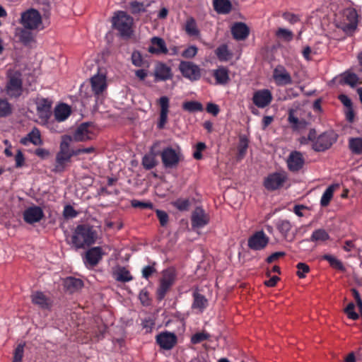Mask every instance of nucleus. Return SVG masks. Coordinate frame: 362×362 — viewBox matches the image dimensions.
Here are the masks:
<instances>
[{
    "instance_id": "obj_1",
    "label": "nucleus",
    "mask_w": 362,
    "mask_h": 362,
    "mask_svg": "<svg viewBox=\"0 0 362 362\" xmlns=\"http://www.w3.org/2000/svg\"><path fill=\"white\" fill-rule=\"evenodd\" d=\"M98 238L96 230L88 224L78 225L71 236V243L76 250L93 245Z\"/></svg>"
},
{
    "instance_id": "obj_2",
    "label": "nucleus",
    "mask_w": 362,
    "mask_h": 362,
    "mask_svg": "<svg viewBox=\"0 0 362 362\" xmlns=\"http://www.w3.org/2000/svg\"><path fill=\"white\" fill-rule=\"evenodd\" d=\"M112 27L119 32L122 37H130L133 34V18L125 11H119L115 13L112 18Z\"/></svg>"
},
{
    "instance_id": "obj_3",
    "label": "nucleus",
    "mask_w": 362,
    "mask_h": 362,
    "mask_svg": "<svg viewBox=\"0 0 362 362\" xmlns=\"http://www.w3.org/2000/svg\"><path fill=\"white\" fill-rule=\"evenodd\" d=\"M160 156L165 169L177 168L179 163L184 159L182 150L179 146H177V148H173L172 146L164 148L161 151Z\"/></svg>"
},
{
    "instance_id": "obj_4",
    "label": "nucleus",
    "mask_w": 362,
    "mask_h": 362,
    "mask_svg": "<svg viewBox=\"0 0 362 362\" xmlns=\"http://www.w3.org/2000/svg\"><path fill=\"white\" fill-rule=\"evenodd\" d=\"M338 135L333 130H329L320 134L313 143V149L315 151H325L337 141Z\"/></svg>"
},
{
    "instance_id": "obj_5",
    "label": "nucleus",
    "mask_w": 362,
    "mask_h": 362,
    "mask_svg": "<svg viewBox=\"0 0 362 362\" xmlns=\"http://www.w3.org/2000/svg\"><path fill=\"white\" fill-rule=\"evenodd\" d=\"M287 182L288 175L286 172H275L264 178L263 185L268 191H274L285 187Z\"/></svg>"
},
{
    "instance_id": "obj_6",
    "label": "nucleus",
    "mask_w": 362,
    "mask_h": 362,
    "mask_svg": "<svg viewBox=\"0 0 362 362\" xmlns=\"http://www.w3.org/2000/svg\"><path fill=\"white\" fill-rule=\"evenodd\" d=\"M22 75L15 71L8 76V80L6 86V93L11 98H19L23 93Z\"/></svg>"
},
{
    "instance_id": "obj_7",
    "label": "nucleus",
    "mask_w": 362,
    "mask_h": 362,
    "mask_svg": "<svg viewBox=\"0 0 362 362\" xmlns=\"http://www.w3.org/2000/svg\"><path fill=\"white\" fill-rule=\"evenodd\" d=\"M175 280V272L172 269H166L163 272L162 278L160 280V284L156 291L157 299L162 300L170 287L173 285Z\"/></svg>"
},
{
    "instance_id": "obj_8",
    "label": "nucleus",
    "mask_w": 362,
    "mask_h": 362,
    "mask_svg": "<svg viewBox=\"0 0 362 362\" xmlns=\"http://www.w3.org/2000/svg\"><path fill=\"white\" fill-rule=\"evenodd\" d=\"M21 23L26 29H37L42 23V17L40 12L34 8H30L22 13Z\"/></svg>"
},
{
    "instance_id": "obj_9",
    "label": "nucleus",
    "mask_w": 362,
    "mask_h": 362,
    "mask_svg": "<svg viewBox=\"0 0 362 362\" xmlns=\"http://www.w3.org/2000/svg\"><path fill=\"white\" fill-rule=\"evenodd\" d=\"M179 70L182 75L191 81H196L201 78V69L192 62L181 61Z\"/></svg>"
},
{
    "instance_id": "obj_10",
    "label": "nucleus",
    "mask_w": 362,
    "mask_h": 362,
    "mask_svg": "<svg viewBox=\"0 0 362 362\" xmlns=\"http://www.w3.org/2000/svg\"><path fill=\"white\" fill-rule=\"evenodd\" d=\"M269 242V238L263 230L254 233L247 240V246L252 250H264Z\"/></svg>"
},
{
    "instance_id": "obj_11",
    "label": "nucleus",
    "mask_w": 362,
    "mask_h": 362,
    "mask_svg": "<svg viewBox=\"0 0 362 362\" xmlns=\"http://www.w3.org/2000/svg\"><path fill=\"white\" fill-rule=\"evenodd\" d=\"M90 127L91 124L89 122L81 124L73 132L72 140L76 142H84L93 139L95 134L90 129Z\"/></svg>"
},
{
    "instance_id": "obj_12",
    "label": "nucleus",
    "mask_w": 362,
    "mask_h": 362,
    "mask_svg": "<svg viewBox=\"0 0 362 362\" xmlns=\"http://www.w3.org/2000/svg\"><path fill=\"white\" fill-rule=\"evenodd\" d=\"M44 217V211L39 206H29L23 213L24 221L30 225L39 223Z\"/></svg>"
},
{
    "instance_id": "obj_13",
    "label": "nucleus",
    "mask_w": 362,
    "mask_h": 362,
    "mask_svg": "<svg viewBox=\"0 0 362 362\" xmlns=\"http://www.w3.org/2000/svg\"><path fill=\"white\" fill-rule=\"evenodd\" d=\"M105 254L101 247H93L86 252L83 258L84 264L87 267H95L101 261Z\"/></svg>"
},
{
    "instance_id": "obj_14",
    "label": "nucleus",
    "mask_w": 362,
    "mask_h": 362,
    "mask_svg": "<svg viewBox=\"0 0 362 362\" xmlns=\"http://www.w3.org/2000/svg\"><path fill=\"white\" fill-rule=\"evenodd\" d=\"M156 343L164 350L172 349L177 342L175 334L168 331L162 332L156 337Z\"/></svg>"
},
{
    "instance_id": "obj_15",
    "label": "nucleus",
    "mask_w": 362,
    "mask_h": 362,
    "mask_svg": "<svg viewBox=\"0 0 362 362\" xmlns=\"http://www.w3.org/2000/svg\"><path fill=\"white\" fill-rule=\"evenodd\" d=\"M209 222V215L205 213L204 210L202 207H196L191 216L192 227L193 228H202L206 226Z\"/></svg>"
},
{
    "instance_id": "obj_16",
    "label": "nucleus",
    "mask_w": 362,
    "mask_h": 362,
    "mask_svg": "<svg viewBox=\"0 0 362 362\" xmlns=\"http://www.w3.org/2000/svg\"><path fill=\"white\" fill-rule=\"evenodd\" d=\"M344 17L347 22L343 25V30L348 35H351L356 30L358 24V14L355 9L349 8L344 12Z\"/></svg>"
},
{
    "instance_id": "obj_17",
    "label": "nucleus",
    "mask_w": 362,
    "mask_h": 362,
    "mask_svg": "<svg viewBox=\"0 0 362 362\" xmlns=\"http://www.w3.org/2000/svg\"><path fill=\"white\" fill-rule=\"evenodd\" d=\"M158 103L160 106V110L159 120L157 123V127L159 129H163L168 122L170 100L167 96H162L158 99Z\"/></svg>"
},
{
    "instance_id": "obj_18",
    "label": "nucleus",
    "mask_w": 362,
    "mask_h": 362,
    "mask_svg": "<svg viewBox=\"0 0 362 362\" xmlns=\"http://www.w3.org/2000/svg\"><path fill=\"white\" fill-rule=\"evenodd\" d=\"M272 100V95L268 89L259 90L253 94V103L259 108L269 105Z\"/></svg>"
},
{
    "instance_id": "obj_19",
    "label": "nucleus",
    "mask_w": 362,
    "mask_h": 362,
    "mask_svg": "<svg viewBox=\"0 0 362 362\" xmlns=\"http://www.w3.org/2000/svg\"><path fill=\"white\" fill-rule=\"evenodd\" d=\"M37 112L39 117L47 122L51 116L52 103L47 98L38 99L36 102Z\"/></svg>"
},
{
    "instance_id": "obj_20",
    "label": "nucleus",
    "mask_w": 362,
    "mask_h": 362,
    "mask_svg": "<svg viewBox=\"0 0 362 362\" xmlns=\"http://www.w3.org/2000/svg\"><path fill=\"white\" fill-rule=\"evenodd\" d=\"M153 75L156 82L165 81L173 77L171 68L163 62H159L156 65Z\"/></svg>"
},
{
    "instance_id": "obj_21",
    "label": "nucleus",
    "mask_w": 362,
    "mask_h": 362,
    "mask_svg": "<svg viewBox=\"0 0 362 362\" xmlns=\"http://www.w3.org/2000/svg\"><path fill=\"white\" fill-rule=\"evenodd\" d=\"M148 51L151 54H166L168 49L163 38L153 37L151 40V45L148 48Z\"/></svg>"
},
{
    "instance_id": "obj_22",
    "label": "nucleus",
    "mask_w": 362,
    "mask_h": 362,
    "mask_svg": "<svg viewBox=\"0 0 362 362\" xmlns=\"http://www.w3.org/2000/svg\"><path fill=\"white\" fill-rule=\"evenodd\" d=\"M193 302L192 308L193 310H198L199 313H203L204 310L208 307V299L199 292V289L196 288L192 293Z\"/></svg>"
},
{
    "instance_id": "obj_23",
    "label": "nucleus",
    "mask_w": 362,
    "mask_h": 362,
    "mask_svg": "<svg viewBox=\"0 0 362 362\" xmlns=\"http://www.w3.org/2000/svg\"><path fill=\"white\" fill-rule=\"evenodd\" d=\"M31 300L34 305L43 310H48L52 306L49 298L41 291L33 292L31 295Z\"/></svg>"
},
{
    "instance_id": "obj_24",
    "label": "nucleus",
    "mask_w": 362,
    "mask_h": 362,
    "mask_svg": "<svg viewBox=\"0 0 362 362\" xmlns=\"http://www.w3.org/2000/svg\"><path fill=\"white\" fill-rule=\"evenodd\" d=\"M20 142L24 146H27L28 143H31L35 146L42 144L40 130L37 127H34L25 137L21 139Z\"/></svg>"
},
{
    "instance_id": "obj_25",
    "label": "nucleus",
    "mask_w": 362,
    "mask_h": 362,
    "mask_svg": "<svg viewBox=\"0 0 362 362\" xmlns=\"http://www.w3.org/2000/svg\"><path fill=\"white\" fill-rule=\"evenodd\" d=\"M93 92L95 95H100L107 87L105 76L103 75H95L90 78Z\"/></svg>"
},
{
    "instance_id": "obj_26",
    "label": "nucleus",
    "mask_w": 362,
    "mask_h": 362,
    "mask_svg": "<svg viewBox=\"0 0 362 362\" xmlns=\"http://www.w3.org/2000/svg\"><path fill=\"white\" fill-rule=\"evenodd\" d=\"M231 33L234 39L243 40L247 37L250 31L248 27L243 23H236L231 28Z\"/></svg>"
},
{
    "instance_id": "obj_27",
    "label": "nucleus",
    "mask_w": 362,
    "mask_h": 362,
    "mask_svg": "<svg viewBox=\"0 0 362 362\" xmlns=\"http://www.w3.org/2000/svg\"><path fill=\"white\" fill-rule=\"evenodd\" d=\"M273 77L278 85H286L291 83V78L283 67H277L274 69Z\"/></svg>"
},
{
    "instance_id": "obj_28",
    "label": "nucleus",
    "mask_w": 362,
    "mask_h": 362,
    "mask_svg": "<svg viewBox=\"0 0 362 362\" xmlns=\"http://www.w3.org/2000/svg\"><path fill=\"white\" fill-rule=\"evenodd\" d=\"M213 76L216 79V83L219 85H226L230 81L229 71L224 66H219L214 70Z\"/></svg>"
},
{
    "instance_id": "obj_29",
    "label": "nucleus",
    "mask_w": 362,
    "mask_h": 362,
    "mask_svg": "<svg viewBox=\"0 0 362 362\" xmlns=\"http://www.w3.org/2000/svg\"><path fill=\"white\" fill-rule=\"evenodd\" d=\"M71 112V107L65 103H62L55 107L54 117L57 122H63L69 117Z\"/></svg>"
},
{
    "instance_id": "obj_30",
    "label": "nucleus",
    "mask_w": 362,
    "mask_h": 362,
    "mask_svg": "<svg viewBox=\"0 0 362 362\" xmlns=\"http://www.w3.org/2000/svg\"><path fill=\"white\" fill-rule=\"evenodd\" d=\"M64 285L66 291L72 293L81 289L83 286V282L80 279L69 276L64 280Z\"/></svg>"
},
{
    "instance_id": "obj_31",
    "label": "nucleus",
    "mask_w": 362,
    "mask_h": 362,
    "mask_svg": "<svg viewBox=\"0 0 362 362\" xmlns=\"http://www.w3.org/2000/svg\"><path fill=\"white\" fill-rule=\"evenodd\" d=\"M214 10L219 14H228L232 10V4L230 0H214Z\"/></svg>"
},
{
    "instance_id": "obj_32",
    "label": "nucleus",
    "mask_w": 362,
    "mask_h": 362,
    "mask_svg": "<svg viewBox=\"0 0 362 362\" xmlns=\"http://www.w3.org/2000/svg\"><path fill=\"white\" fill-rule=\"evenodd\" d=\"M71 156L70 154L57 153L55 158V165L54 171L60 173L64 170L66 164L71 161Z\"/></svg>"
},
{
    "instance_id": "obj_33",
    "label": "nucleus",
    "mask_w": 362,
    "mask_h": 362,
    "mask_svg": "<svg viewBox=\"0 0 362 362\" xmlns=\"http://www.w3.org/2000/svg\"><path fill=\"white\" fill-rule=\"evenodd\" d=\"M16 36L18 40L25 46L29 45L34 41V35L29 29L19 28L17 29Z\"/></svg>"
},
{
    "instance_id": "obj_34",
    "label": "nucleus",
    "mask_w": 362,
    "mask_h": 362,
    "mask_svg": "<svg viewBox=\"0 0 362 362\" xmlns=\"http://www.w3.org/2000/svg\"><path fill=\"white\" fill-rule=\"evenodd\" d=\"M349 148L353 154L362 155V138L351 137L349 139Z\"/></svg>"
},
{
    "instance_id": "obj_35",
    "label": "nucleus",
    "mask_w": 362,
    "mask_h": 362,
    "mask_svg": "<svg viewBox=\"0 0 362 362\" xmlns=\"http://www.w3.org/2000/svg\"><path fill=\"white\" fill-rule=\"evenodd\" d=\"M116 281L119 282H129L133 279L129 270L125 267H119V269L114 273Z\"/></svg>"
},
{
    "instance_id": "obj_36",
    "label": "nucleus",
    "mask_w": 362,
    "mask_h": 362,
    "mask_svg": "<svg viewBox=\"0 0 362 362\" xmlns=\"http://www.w3.org/2000/svg\"><path fill=\"white\" fill-rule=\"evenodd\" d=\"M249 140L245 135L239 136V142L238 145V158L242 159L245 157L248 148Z\"/></svg>"
},
{
    "instance_id": "obj_37",
    "label": "nucleus",
    "mask_w": 362,
    "mask_h": 362,
    "mask_svg": "<svg viewBox=\"0 0 362 362\" xmlns=\"http://www.w3.org/2000/svg\"><path fill=\"white\" fill-rule=\"evenodd\" d=\"M338 187V185H331L326 189L320 200V205L322 206L325 207L329 205L331 199L333 197L334 189Z\"/></svg>"
},
{
    "instance_id": "obj_38",
    "label": "nucleus",
    "mask_w": 362,
    "mask_h": 362,
    "mask_svg": "<svg viewBox=\"0 0 362 362\" xmlns=\"http://www.w3.org/2000/svg\"><path fill=\"white\" fill-rule=\"evenodd\" d=\"M74 141L71 135H64L62 136V141L59 145V151L58 153L61 154H70L71 149L70 148L71 143Z\"/></svg>"
},
{
    "instance_id": "obj_39",
    "label": "nucleus",
    "mask_w": 362,
    "mask_h": 362,
    "mask_svg": "<svg viewBox=\"0 0 362 362\" xmlns=\"http://www.w3.org/2000/svg\"><path fill=\"white\" fill-rule=\"evenodd\" d=\"M310 129H315L311 127L310 123L304 119L299 120L296 117V135L308 134Z\"/></svg>"
},
{
    "instance_id": "obj_40",
    "label": "nucleus",
    "mask_w": 362,
    "mask_h": 362,
    "mask_svg": "<svg viewBox=\"0 0 362 362\" xmlns=\"http://www.w3.org/2000/svg\"><path fill=\"white\" fill-rule=\"evenodd\" d=\"M185 30L189 36H197L199 35V30L197 28V23L192 17L187 18L185 25Z\"/></svg>"
},
{
    "instance_id": "obj_41",
    "label": "nucleus",
    "mask_w": 362,
    "mask_h": 362,
    "mask_svg": "<svg viewBox=\"0 0 362 362\" xmlns=\"http://www.w3.org/2000/svg\"><path fill=\"white\" fill-rule=\"evenodd\" d=\"M329 239L328 233L322 228L315 230L310 237V241L312 242H324Z\"/></svg>"
},
{
    "instance_id": "obj_42",
    "label": "nucleus",
    "mask_w": 362,
    "mask_h": 362,
    "mask_svg": "<svg viewBox=\"0 0 362 362\" xmlns=\"http://www.w3.org/2000/svg\"><path fill=\"white\" fill-rule=\"evenodd\" d=\"M182 109L189 112H202V104L198 101H187L183 103Z\"/></svg>"
},
{
    "instance_id": "obj_43",
    "label": "nucleus",
    "mask_w": 362,
    "mask_h": 362,
    "mask_svg": "<svg viewBox=\"0 0 362 362\" xmlns=\"http://www.w3.org/2000/svg\"><path fill=\"white\" fill-rule=\"evenodd\" d=\"M316 131L315 129H310L308 134L296 135L297 140L301 145L308 144L309 141H314L315 139Z\"/></svg>"
},
{
    "instance_id": "obj_44",
    "label": "nucleus",
    "mask_w": 362,
    "mask_h": 362,
    "mask_svg": "<svg viewBox=\"0 0 362 362\" xmlns=\"http://www.w3.org/2000/svg\"><path fill=\"white\" fill-rule=\"evenodd\" d=\"M157 163L156 158L153 154H146L142 158V165L146 170L153 168Z\"/></svg>"
},
{
    "instance_id": "obj_45",
    "label": "nucleus",
    "mask_w": 362,
    "mask_h": 362,
    "mask_svg": "<svg viewBox=\"0 0 362 362\" xmlns=\"http://www.w3.org/2000/svg\"><path fill=\"white\" fill-rule=\"evenodd\" d=\"M11 113V105L6 99L0 98V117H6Z\"/></svg>"
},
{
    "instance_id": "obj_46",
    "label": "nucleus",
    "mask_w": 362,
    "mask_h": 362,
    "mask_svg": "<svg viewBox=\"0 0 362 362\" xmlns=\"http://www.w3.org/2000/svg\"><path fill=\"white\" fill-rule=\"evenodd\" d=\"M218 59L221 62H226L230 55L228 47L226 45L219 46L215 51Z\"/></svg>"
},
{
    "instance_id": "obj_47",
    "label": "nucleus",
    "mask_w": 362,
    "mask_h": 362,
    "mask_svg": "<svg viewBox=\"0 0 362 362\" xmlns=\"http://www.w3.org/2000/svg\"><path fill=\"white\" fill-rule=\"evenodd\" d=\"M323 258L326 260H327L330 264V266L336 269H338L341 272L345 271V267L343 265L342 262L337 259L334 256H332L330 255H325Z\"/></svg>"
},
{
    "instance_id": "obj_48",
    "label": "nucleus",
    "mask_w": 362,
    "mask_h": 362,
    "mask_svg": "<svg viewBox=\"0 0 362 362\" xmlns=\"http://www.w3.org/2000/svg\"><path fill=\"white\" fill-rule=\"evenodd\" d=\"M173 206L181 211H188L190 202L187 199L179 198L173 202Z\"/></svg>"
},
{
    "instance_id": "obj_49",
    "label": "nucleus",
    "mask_w": 362,
    "mask_h": 362,
    "mask_svg": "<svg viewBox=\"0 0 362 362\" xmlns=\"http://www.w3.org/2000/svg\"><path fill=\"white\" fill-rule=\"evenodd\" d=\"M296 268L297 269V272L296 274L300 278L303 279L305 277L306 274H308L310 271V267L303 262H299L296 265Z\"/></svg>"
},
{
    "instance_id": "obj_50",
    "label": "nucleus",
    "mask_w": 362,
    "mask_h": 362,
    "mask_svg": "<svg viewBox=\"0 0 362 362\" xmlns=\"http://www.w3.org/2000/svg\"><path fill=\"white\" fill-rule=\"evenodd\" d=\"M130 10L132 14H139L146 11V8L144 3H140L136 1L130 3Z\"/></svg>"
},
{
    "instance_id": "obj_51",
    "label": "nucleus",
    "mask_w": 362,
    "mask_h": 362,
    "mask_svg": "<svg viewBox=\"0 0 362 362\" xmlns=\"http://www.w3.org/2000/svg\"><path fill=\"white\" fill-rule=\"evenodd\" d=\"M210 335L205 332H197L191 337V342L193 344H199L204 341L209 339Z\"/></svg>"
},
{
    "instance_id": "obj_52",
    "label": "nucleus",
    "mask_w": 362,
    "mask_h": 362,
    "mask_svg": "<svg viewBox=\"0 0 362 362\" xmlns=\"http://www.w3.org/2000/svg\"><path fill=\"white\" fill-rule=\"evenodd\" d=\"M198 52V48L195 45H190L182 53V57L185 59H192Z\"/></svg>"
},
{
    "instance_id": "obj_53",
    "label": "nucleus",
    "mask_w": 362,
    "mask_h": 362,
    "mask_svg": "<svg viewBox=\"0 0 362 362\" xmlns=\"http://www.w3.org/2000/svg\"><path fill=\"white\" fill-rule=\"evenodd\" d=\"M358 77L354 73H348L344 76V83L354 87L358 83Z\"/></svg>"
},
{
    "instance_id": "obj_54",
    "label": "nucleus",
    "mask_w": 362,
    "mask_h": 362,
    "mask_svg": "<svg viewBox=\"0 0 362 362\" xmlns=\"http://www.w3.org/2000/svg\"><path fill=\"white\" fill-rule=\"evenodd\" d=\"M354 308H355L354 303L352 302L349 303L347 305V306L346 307V308L344 309V312L347 315L349 318L356 320L358 319L359 316H358V314L354 311Z\"/></svg>"
},
{
    "instance_id": "obj_55",
    "label": "nucleus",
    "mask_w": 362,
    "mask_h": 362,
    "mask_svg": "<svg viewBox=\"0 0 362 362\" xmlns=\"http://www.w3.org/2000/svg\"><path fill=\"white\" fill-rule=\"evenodd\" d=\"M156 214L157 218L159 220L160 226L163 227L165 226L169 220L168 214L165 211L160 209H156Z\"/></svg>"
},
{
    "instance_id": "obj_56",
    "label": "nucleus",
    "mask_w": 362,
    "mask_h": 362,
    "mask_svg": "<svg viewBox=\"0 0 362 362\" xmlns=\"http://www.w3.org/2000/svg\"><path fill=\"white\" fill-rule=\"evenodd\" d=\"M23 352L24 345L21 344H18L14 351L13 362H22Z\"/></svg>"
},
{
    "instance_id": "obj_57",
    "label": "nucleus",
    "mask_w": 362,
    "mask_h": 362,
    "mask_svg": "<svg viewBox=\"0 0 362 362\" xmlns=\"http://www.w3.org/2000/svg\"><path fill=\"white\" fill-rule=\"evenodd\" d=\"M132 62L137 67H141L144 64L143 57L139 51H134L132 54Z\"/></svg>"
},
{
    "instance_id": "obj_58",
    "label": "nucleus",
    "mask_w": 362,
    "mask_h": 362,
    "mask_svg": "<svg viewBox=\"0 0 362 362\" xmlns=\"http://www.w3.org/2000/svg\"><path fill=\"white\" fill-rule=\"evenodd\" d=\"M78 212L71 205H66L64 208L63 216L65 218H73L76 217Z\"/></svg>"
},
{
    "instance_id": "obj_59",
    "label": "nucleus",
    "mask_w": 362,
    "mask_h": 362,
    "mask_svg": "<svg viewBox=\"0 0 362 362\" xmlns=\"http://www.w3.org/2000/svg\"><path fill=\"white\" fill-rule=\"evenodd\" d=\"M305 163V161L303 154L300 152L296 151V172L303 169Z\"/></svg>"
},
{
    "instance_id": "obj_60",
    "label": "nucleus",
    "mask_w": 362,
    "mask_h": 362,
    "mask_svg": "<svg viewBox=\"0 0 362 362\" xmlns=\"http://www.w3.org/2000/svg\"><path fill=\"white\" fill-rule=\"evenodd\" d=\"M132 206L134 208H141V209H153V205L151 202H144L136 199H133L131 202Z\"/></svg>"
},
{
    "instance_id": "obj_61",
    "label": "nucleus",
    "mask_w": 362,
    "mask_h": 362,
    "mask_svg": "<svg viewBox=\"0 0 362 362\" xmlns=\"http://www.w3.org/2000/svg\"><path fill=\"white\" fill-rule=\"evenodd\" d=\"M276 35L279 37L283 38L287 41H290L293 38L292 32L284 28H279L276 32Z\"/></svg>"
},
{
    "instance_id": "obj_62",
    "label": "nucleus",
    "mask_w": 362,
    "mask_h": 362,
    "mask_svg": "<svg viewBox=\"0 0 362 362\" xmlns=\"http://www.w3.org/2000/svg\"><path fill=\"white\" fill-rule=\"evenodd\" d=\"M285 255L286 254H285L284 252H274L271 255H269V257H267V259H265V262L267 264H272V263L276 262L281 257H284Z\"/></svg>"
},
{
    "instance_id": "obj_63",
    "label": "nucleus",
    "mask_w": 362,
    "mask_h": 362,
    "mask_svg": "<svg viewBox=\"0 0 362 362\" xmlns=\"http://www.w3.org/2000/svg\"><path fill=\"white\" fill-rule=\"evenodd\" d=\"M139 298L144 305H148L150 304L149 293L146 289H142L139 294Z\"/></svg>"
},
{
    "instance_id": "obj_64",
    "label": "nucleus",
    "mask_w": 362,
    "mask_h": 362,
    "mask_svg": "<svg viewBox=\"0 0 362 362\" xmlns=\"http://www.w3.org/2000/svg\"><path fill=\"white\" fill-rule=\"evenodd\" d=\"M141 325H142L143 329H144L146 330V332L149 333V332H151V331L155 325V322L151 318L148 317V318L144 319L142 321Z\"/></svg>"
}]
</instances>
